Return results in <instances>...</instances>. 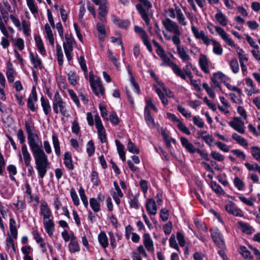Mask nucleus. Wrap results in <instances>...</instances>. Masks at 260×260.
Returning <instances> with one entry per match:
<instances>
[{
    "mask_svg": "<svg viewBox=\"0 0 260 260\" xmlns=\"http://www.w3.org/2000/svg\"><path fill=\"white\" fill-rule=\"evenodd\" d=\"M95 5H99V16H107L108 12V3L107 0H92Z\"/></svg>",
    "mask_w": 260,
    "mask_h": 260,
    "instance_id": "obj_18",
    "label": "nucleus"
},
{
    "mask_svg": "<svg viewBox=\"0 0 260 260\" xmlns=\"http://www.w3.org/2000/svg\"><path fill=\"white\" fill-rule=\"evenodd\" d=\"M162 24L168 32L173 34V36H171L164 34V37L166 40L172 41L173 43L181 40L180 36L182 32L178 23L169 18H166L162 21Z\"/></svg>",
    "mask_w": 260,
    "mask_h": 260,
    "instance_id": "obj_4",
    "label": "nucleus"
},
{
    "mask_svg": "<svg viewBox=\"0 0 260 260\" xmlns=\"http://www.w3.org/2000/svg\"><path fill=\"white\" fill-rule=\"evenodd\" d=\"M70 196L75 206H78L80 205V200L74 187L70 189Z\"/></svg>",
    "mask_w": 260,
    "mask_h": 260,
    "instance_id": "obj_49",
    "label": "nucleus"
},
{
    "mask_svg": "<svg viewBox=\"0 0 260 260\" xmlns=\"http://www.w3.org/2000/svg\"><path fill=\"white\" fill-rule=\"evenodd\" d=\"M35 41L36 46L38 51L42 56H46L47 55V52L41 37L40 36H35Z\"/></svg>",
    "mask_w": 260,
    "mask_h": 260,
    "instance_id": "obj_26",
    "label": "nucleus"
},
{
    "mask_svg": "<svg viewBox=\"0 0 260 260\" xmlns=\"http://www.w3.org/2000/svg\"><path fill=\"white\" fill-rule=\"evenodd\" d=\"M22 27L23 28V31L25 36H29L30 35V23L28 20H22Z\"/></svg>",
    "mask_w": 260,
    "mask_h": 260,
    "instance_id": "obj_45",
    "label": "nucleus"
},
{
    "mask_svg": "<svg viewBox=\"0 0 260 260\" xmlns=\"http://www.w3.org/2000/svg\"><path fill=\"white\" fill-rule=\"evenodd\" d=\"M89 81L91 89L95 95L100 96L104 94L105 88L102 83L100 78L94 77L92 72L89 73Z\"/></svg>",
    "mask_w": 260,
    "mask_h": 260,
    "instance_id": "obj_8",
    "label": "nucleus"
},
{
    "mask_svg": "<svg viewBox=\"0 0 260 260\" xmlns=\"http://www.w3.org/2000/svg\"><path fill=\"white\" fill-rule=\"evenodd\" d=\"M155 91L157 93L162 103L165 106L167 105L169 103L168 100H167V98H165V96L164 93L161 90V89H159V88H156L155 89Z\"/></svg>",
    "mask_w": 260,
    "mask_h": 260,
    "instance_id": "obj_61",
    "label": "nucleus"
},
{
    "mask_svg": "<svg viewBox=\"0 0 260 260\" xmlns=\"http://www.w3.org/2000/svg\"><path fill=\"white\" fill-rule=\"evenodd\" d=\"M240 253L245 259L253 260L254 258L250 251H249L245 246H241L240 247Z\"/></svg>",
    "mask_w": 260,
    "mask_h": 260,
    "instance_id": "obj_42",
    "label": "nucleus"
},
{
    "mask_svg": "<svg viewBox=\"0 0 260 260\" xmlns=\"http://www.w3.org/2000/svg\"><path fill=\"white\" fill-rule=\"evenodd\" d=\"M145 207L147 211L150 215H155L157 214V208L155 201L153 199H148L146 200Z\"/></svg>",
    "mask_w": 260,
    "mask_h": 260,
    "instance_id": "obj_21",
    "label": "nucleus"
},
{
    "mask_svg": "<svg viewBox=\"0 0 260 260\" xmlns=\"http://www.w3.org/2000/svg\"><path fill=\"white\" fill-rule=\"evenodd\" d=\"M169 245L171 248L176 249L177 251L180 252V248L176 240V237L174 234L171 235L169 239Z\"/></svg>",
    "mask_w": 260,
    "mask_h": 260,
    "instance_id": "obj_56",
    "label": "nucleus"
},
{
    "mask_svg": "<svg viewBox=\"0 0 260 260\" xmlns=\"http://www.w3.org/2000/svg\"><path fill=\"white\" fill-rule=\"evenodd\" d=\"M192 121L194 125L199 128H203L205 123L203 119L199 116H194L192 118Z\"/></svg>",
    "mask_w": 260,
    "mask_h": 260,
    "instance_id": "obj_62",
    "label": "nucleus"
},
{
    "mask_svg": "<svg viewBox=\"0 0 260 260\" xmlns=\"http://www.w3.org/2000/svg\"><path fill=\"white\" fill-rule=\"evenodd\" d=\"M215 29L218 35L224 41V42L229 46L235 48L236 49V52L238 57L244 54V50L239 47L237 46L234 42L229 37V35L225 31V30L221 27L215 26Z\"/></svg>",
    "mask_w": 260,
    "mask_h": 260,
    "instance_id": "obj_7",
    "label": "nucleus"
},
{
    "mask_svg": "<svg viewBox=\"0 0 260 260\" xmlns=\"http://www.w3.org/2000/svg\"><path fill=\"white\" fill-rule=\"evenodd\" d=\"M215 18L217 22L222 26H224L228 23L227 17L220 11L215 15Z\"/></svg>",
    "mask_w": 260,
    "mask_h": 260,
    "instance_id": "obj_33",
    "label": "nucleus"
},
{
    "mask_svg": "<svg viewBox=\"0 0 260 260\" xmlns=\"http://www.w3.org/2000/svg\"><path fill=\"white\" fill-rule=\"evenodd\" d=\"M52 108L54 113H60L62 116L68 117L70 115L66 107V103L63 101L59 92L56 91L52 99Z\"/></svg>",
    "mask_w": 260,
    "mask_h": 260,
    "instance_id": "obj_5",
    "label": "nucleus"
},
{
    "mask_svg": "<svg viewBox=\"0 0 260 260\" xmlns=\"http://www.w3.org/2000/svg\"><path fill=\"white\" fill-rule=\"evenodd\" d=\"M86 151L89 156H91L94 153L95 148L93 142L89 141L87 145Z\"/></svg>",
    "mask_w": 260,
    "mask_h": 260,
    "instance_id": "obj_64",
    "label": "nucleus"
},
{
    "mask_svg": "<svg viewBox=\"0 0 260 260\" xmlns=\"http://www.w3.org/2000/svg\"><path fill=\"white\" fill-rule=\"evenodd\" d=\"M191 32L194 37L197 40L202 41L203 44L206 46L210 44L213 46V52L217 55H221L223 53V49L219 42L213 38H210L205 34L204 30L199 31L198 28L194 25H192L191 27Z\"/></svg>",
    "mask_w": 260,
    "mask_h": 260,
    "instance_id": "obj_3",
    "label": "nucleus"
},
{
    "mask_svg": "<svg viewBox=\"0 0 260 260\" xmlns=\"http://www.w3.org/2000/svg\"><path fill=\"white\" fill-rule=\"evenodd\" d=\"M229 125L240 134L245 133L244 123L238 117H234L232 121L229 122Z\"/></svg>",
    "mask_w": 260,
    "mask_h": 260,
    "instance_id": "obj_15",
    "label": "nucleus"
},
{
    "mask_svg": "<svg viewBox=\"0 0 260 260\" xmlns=\"http://www.w3.org/2000/svg\"><path fill=\"white\" fill-rule=\"evenodd\" d=\"M79 196L81 198L82 202L84 206V207L87 208L88 206V202L87 198L86 197V194L85 193L84 189H83L82 186H80L79 189Z\"/></svg>",
    "mask_w": 260,
    "mask_h": 260,
    "instance_id": "obj_50",
    "label": "nucleus"
},
{
    "mask_svg": "<svg viewBox=\"0 0 260 260\" xmlns=\"http://www.w3.org/2000/svg\"><path fill=\"white\" fill-rule=\"evenodd\" d=\"M199 64L201 70L205 73L208 74L210 72L209 68L210 61L206 55L202 53L200 54L199 60Z\"/></svg>",
    "mask_w": 260,
    "mask_h": 260,
    "instance_id": "obj_19",
    "label": "nucleus"
},
{
    "mask_svg": "<svg viewBox=\"0 0 260 260\" xmlns=\"http://www.w3.org/2000/svg\"><path fill=\"white\" fill-rule=\"evenodd\" d=\"M63 164L69 170H73L74 168L72 155L70 152H66L63 155Z\"/></svg>",
    "mask_w": 260,
    "mask_h": 260,
    "instance_id": "obj_29",
    "label": "nucleus"
},
{
    "mask_svg": "<svg viewBox=\"0 0 260 260\" xmlns=\"http://www.w3.org/2000/svg\"><path fill=\"white\" fill-rule=\"evenodd\" d=\"M232 138L241 146L243 147H246L248 146V142L247 140L243 137L238 135L237 134H233Z\"/></svg>",
    "mask_w": 260,
    "mask_h": 260,
    "instance_id": "obj_41",
    "label": "nucleus"
},
{
    "mask_svg": "<svg viewBox=\"0 0 260 260\" xmlns=\"http://www.w3.org/2000/svg\"><path fill=\"white\" fill-rule=\"evenodd\" d=\"M107 56L109 59L113 62L117 69L120 67V63L119 62L117 58V55L112 52L111 50L109 49L107 51Z\"/></svg>",
    "mask_w": 260,
    "mask_h": 260,
    "instance_id": "obj_39",
    "label": "nucleus"
},
{
    "mask_svg": "<svg viewBox=\"0 0 260 260\" xmlns=\"http://www.w3.org/2000/svg\"><path fill=\"white\" fill-rule=\"evenodd\" d=\"M251 154L254 159L260 162V147L253 146L250 148Z\"/></svg>",
    "mask_w": 260,
    "mask_h": 260,
    "instance_id": "obj_44",
    "label": "nucleus"
},
{
    "mask_svg": "<svg viewBox=\"0 0 260 260\" xmlns=\"http://www.w3.org/2000/svg\"><path fill=\"white\" fill-rule=\"evenodd\" d=\"M21 151L22 155L19 153L18 154V156L19 157V160L20 161L22 160V158L24 160V162L25 166H29V164H31V156L30 155V153L29 152L27 147L26 144L22 145L21 146Z\"/></svg>",
    "mask_w": 260,
    "mask_h": 260,
    "instance_id": "obj_17",
    "label": "nucleus"
},
{
    "mask_svg": "<svg viewBox=\"0 0 260 260\" xmlns=\"http://www.w3.org/2000/svg\"><path fill=\"white\" fill-rule=\"evenodd\" d=\"M143 244L146 249L150 252L154 251L153 242L148 233H145L143 236Z\"/></svg>",
    "mask_w": 260,
    "mask_h": 260,
    "instance_id": "obj_22",
    "label": "nucleus"
},
{
    "mask_svg": "<svg viewBox=\"0 0 260 260\" xmlns=\"http://www.w3.org/2000/svg\"><path fill=\"white\" fill-rule=\"evenodd\" d=\"M229 96L230 97L231 100L235 103L238 104H241L243 103L242 100L241 99V94L236 95L234 93H229Z\"/></svg>",
    "mask_w": 260,
    "mask_h": 260,
    "instance_id": "obj_58",
    "label": "nucleus"
},
{
    "mask_svg": "<svg viewBox=\"0 0 260 260\" xmlns=\"http://www.w3.org/2000/svg\"><path fill=\"white\" fill-rule=\"evenodd\" d=\"M56 81L58 86L60 89H64L67 87V82L66 79L62 76H58L56 77Z\"/></svg>",
    "mask_w": 260,
    "mask_h": 260,
    "instance_id": "obj_57",
    "label": "nucleus"
},
{
    "mask_svg": "<svg viewBox=\"0 0 260 260\" xmlns=\"http://www.w3.org/2000/svg\"><path fill=\"white\" fill-rule=\"evenodd\" d=\"M10 231L11 236L14 238H17V230L16 228V222L13 218L10 219Z\"/></svg>",
    "mask_w": 260,
    "mask_h": 260,
    "instance_id": "obj_43",
    "label": "nucleus"
},
{
    "mask_svg": "<svg viewBox=\"0 0 260 260\" xmlns=\"http://www.w3.org/2000/svg\"><path fill=\"white\" fill-rule=\"evenodd\" d=\"M111 196L116 205H119L121 202L120 198L123 197V194L122 191L121 190L120 188L116 189L114 191H113L111 193Z\"/></svg>",
    "mask_w": 260,
    "mask_h": 260,
    "instance_id": "obj_38",
    "label": "nucleus"
},
{
    "mask_svg": "<svg viewBox=\"0 0 260 260\" xmlns=\"http://www.w3.org/2000/svg\"><path fill=\"white\" fill-rule=\"evenodd\" d=\"M89 204L91 208L95 212H98L101 210V206L99 202L95 198H91L89 200Z\"/></svg>",
    "mask_w": 260,
    "mask_h": 260,
    "instance_id": "obj_47",
    "label": "nucleus"
},
{
    "mask_svg": "<svg viewBox=\"0 0 260 260\" xmlns=\"http://www.w3.org/2000/svg\"><path fill=\"white\" fill-rule=\"evenodd\" d=\"M237 226L242 232L248 235H251L254 232V229L251 225L242 221L237 222Z\"/></svg>",
    "mask_w": 260,
    "mask_h": 260,
    "instance_id": "obj_25",
    "label": "nucleus"
},
{
    "mask_svg": "<svg viewBox=\"0 0 260 260\" xmlns=\"http://www.w3.org/2000/svg\"><path fill=\"white\" fill-rule=\"evenodd\" d=\"M25 127L27 134V141L35 161V168L39 178L43 179L50 168L48 157L42 148V142L39 136L32 132V127L25 122Z\"/></svg>",
    "mask_w": 260,
    "mask_h": 260,
    "instance_id": "obj_1",
    "label": "nucleus"
},
{
    "mask_svg": "<svg viewBox=\"0 0 260 260\" xmlns=\"http://www.w3.org/2000/svg\"><path fill=\"white\" fill-rule=\"evenodd\" d=\"M15 70L11 61H8L7 63L6 76L9 83H12L14 81Z\"/></svg>",
    "mask_w": 260,
    "mask_h": 260,
    "instance_id": "obj_28",
    "label": "nucleus"
},
{
    "mask_svg": "<svg viewBox=\"0 0 260 260\" xmlns=\"http://www.w3.org/2000/svg\"><path fill=\"white\" fill-rule=\"evenodd\" d=\"M94 120L99 139L101 143H105L107 142L106 131L98 114L94 115Z\"/></svg>",
    "mask_w": 260,
    "mask_h": 260,
    "instance_id": "obj_11",
    "label": "nucleus"
},
{
    "mask_svg": "<svg viewBox=\"0 0 260 260\" xmlns=\"http://www.w3.org/2000/svg\"><path fill=\"white\" fill-rule=\"evenodd\" d=\"M176 47V52H175L177 54L179 58L183 62H188L190 61L191 58L186 50V48L183 46H181V40L179 42H176L173 43Z\"/></svg>",
    "mask_w": 260,
    "mask_h": 260,
    "instance_id": "obj_12",
    "label": "nucleus"
},
{
    "mask_svg": "<svg viewBox=\"0 0 260 260\" xmlns=\"http://www.w3.org/2000/svg\"><path fill=\"white\" fill-rule=\"evenodd\" d=\"M115 144L119 157L122 161H124L126 159V157L123 145L118 140H115Z\"/></svg>",
    "mask_w": 260,
    "mask_h": 260,
    "instance_id": "obj_34",
    "label": "nucleus"
},
{
    "mask_svg": "<svg viewBox=\"0 0 260 260\" xmlns=\"http://www.w3.org/2000/svg\"><path fill=\"white\" fill-rule=\"evenodd\" d=\"M180 141L182 146L188 152L193 153L196 152V148L194 147L193 145L185 137H181L180 138Z\"/></svg>",
    "mask_w": 260,
    "mask_h": 260,
    "instance_id": "obj_27",
    "label": "nucleus"
},
{
    "mask_svg": "<svg viewBox=\"0 0 260 260\" xmlns=\"http://www.w3.org/2000/svg\"><path fill=\"white\" fill-rule=\"evenodd\" d=\"M74 45H68L63 44V48L64 51L65 55L68 61H70L73 58V46Z\"/></svg>",
    "mask_w": 260,
    "mask_h": 260,
    "instance_id": "obj_36",
    "label": "nucleus"
},
{
    "mask_svg": "<svg viewBox=\"0 0 260 260\" xmlns=\"http://www.w3.org/2000/svg\"><path fill=\"white\" fill-rule=\"evenodd\" d=\"M41 103L44 114L46 115H49L51 111V107L48 100L42 96L41 98Z\"/></svg>",
    "mask_w": 260,
    "mask_h": 260,
    "instance_id": "obj_31",
    "label": "nucleus"
},
{
    "mask_svg": "<svg viewBox=\"0 0 260 260\" xmlns=\"http://www.w3.org/2000/svg\"><path fill=\"white\" fill-rule=\"evenodd\" d=\"M15 209L19 211L22 212L26 208V204L25 201L20 199L19 197H17L16 203L13 204Z\"/></svg>",
    "mask_w": 260,
    "mask_h": 260,
    "instance_id": "obj_37",
    "label": "nucleus"
},
{
    "mask_svg": "<svg viewBox=\"0 0 260 260\" xmlns=\"http://www.w3.org/2000/svg\"><path fill=\"white\" fill-rule=\"evenodd\" d=\"M135 31L136 33L139 34L141 35V39L144 43V44L146 46L147 49L150 52H152V48L150 43L148 39V35L144 30L142 27H139L138 26H135L134 27Z\"/></svg>",
    "mask_w": 260,
    "mask_h": 260,
    "instance_id": "obj_14",
    "label": "nucleus"
},
{
    "mask_svg": "<svg viewBox=\"0 0 260 260\" xmlns=\"http://www.w3.org/2000/svg\"><path fill=\"white\" fill-rule=\"evenodd\" d=\"M26 2L30 11L34 16L36 18L39 13V8L37 4L35 3V0H26Z\"/></svg>",
    "mask_w": 260,
    "mask_h": 260,
    "instance_id": "obj_30",
    "label": "nucleus"
},
{
    "mask_svg": "<svg viewBox=\"0 0 260 260\" xmlns=\"http://www.w3.org/2000/svg\"><path fill=\"white\" fill-rule=\"evenodd\" d=\"M68 247L69 251L72 253L79 252L80 250L79 244L74 233H72L71 240L69 244Z\"/></svg>",
    "mask_w": 260,
    "mask_h": 260,
    "instance_id": "obj_23",
    "label": "nucleus"
},
{
    "mask_svg": "<svg viewBox=\"0 0 260 260\" xmlns=\"http://www.w3.org/2000/svg\"><path fill=\"white\" fill-rule=\"evenodd\" d=\"M40 215L42 217L43 223L46 232L50 237L52 236L55 231V224L52 211L48 203L44 200L40 202Z\"/></svg>",
    "mask_w": 260,
    "mask_h": 260,
    "instance_id": "obj_2",
    "label": "nucleus"
},
{
    "mask_svg": "<svg viewBox=\"0 0 260 260\" xmlns=\"http://www.w3.org/2000/svg\"><path fill=\"white\" fill-rule=\"evenodd\" d=\"M68 79L71 85L75 86L77 84V77L74 72L70 71L68 74Z\"/></svg>",
    "mask_w": 260,
    "mask_h": 260,
    "instance_id": "obj_60",
    "label": "nucleus"
},
{
    "mask_svg": "<svg viewBox=\"0 0 260 260\" xmlns=\"http://www.w3.org/2000/svg\"><path fill=\"white\" fill-rule=\"evenodd\" d=\"M202 85L203 87L206 90L208 95L211 98L214 99L216 95L213 87H209L207 83H203Z\"/></svg>",
    "mask_w": 260,
    "mask_h": 260,
    "instance_id": "obj_53",
    "label": "nucleus"
},
{
    "mask_svg": "<svg viewBox=\"0 0 260 260\" xmlns=\"http://www.w3.org/2000/svg\"><path fill=\"white\" fill-rule=\"evenodd\" d=\"M128 203L132 208L138 209L139 208L138 196L134 195L132 193L128 194Z\"/></svg>",
    "mask_w": 260,
    "mask_h": 260,
    "instance_id": "obj_32",
    "label": "nucleus"
},
{
    "mask_svg": "<svg viewBox=\"0 0 260 260\" xmlns=\"http://www.w3.org/2000/svg\"><path fill=\"white\" fill-rule=\"evenodd\" d=\"M136 8L137 10L140 13L142 18L144 21L146 25L148 27L149 32L151 35H152L153 33L151 30L152 27L150 24V19L148 14H147V11L142 7L141 5H136Z\"/></svg>",
    "mask_w": 260,
    "mask_h": 260,
    "instance_id": "obj_13",
    "label": "nucleus"
},
{
    "mask_svg": "<svg viewBox=\"0 0 260 260\" xmlns=\"http://www.w3.org/2000/svg\"><path fill=\"white\" fill-rule=\"evenodd\" d=\"M98 241L104 248H106L109 245L108 237L105 232H102L98 235Z\"/></svg>",
    "mask_w": 260,
    "mask_h": 260,
    "instance_id": "obj_35",
    "label": "nucleus"
},
{
    "mask_svg": "<svg viewBox=\"0 0 260 260\" xmlns=\"http://www.w3.org/2000/svg\"><path fill=\"white\" fill-rule=\"evenodd\" d=\"M96 28L98 32L100 33V40L103 41L106 36V30L104 24L101 23H98L96 24Z\"/></svg>",
    "mask_w": 260,
    "mask_h": 260,
    "instance_id": "obj_51",
    "label": "nucleus"
},
{
    "mask_svg": "<svg viewBox=\"0 0 260 260\" xmlns=\"http://www.w3.org/2000/svg\"><path fill=\"white\" fill-rule=\"evenodd\" d=\"M231 152L237 157L241 159L242 160L246 159V155L243 151L240 149H233Z\"/></svg>",
    "mask_w": 260,
    "mask_h": 260,
    "instance_id": "obj_63",
    "label": "nucleus"
},
{
    "mask_svg": "<svg viewBox=\"0 0 260 260\" xmlns=\"http://www.w3.org/2000/svg\"><path fill=\"white\" fill-rule=\"evenodd\" d=\"M233 183L235 186L238 189V190H243L244 189L245 184L244 182L238 177H236L234 178Z\"/></svg>",
    "mask_w": 260,
    "mask_h": 260,
    "instance_id": "obj_54",
    "label": "nucleus"
},
{
    "mask_svg": "<svg viewBox=\"0 0 260 260\" xmlns=\"http://www.w3.org/2000/svg\"><path fill=\"white\" fill-rule=\"evenodd\" d=\"M177 109L178 111L185 118H189L191 117V112L180 105H177Z\"/></svg>",
    "mask_w": 260,
    "mask_h": 260,
    "instance_id": "obj_55",
    "label": "nucleus"
},
{
    "mask_svg": "<svg viewBox=\"0 0 260 260\" xmlns=\"http://www.w3.org/2000/svg\"><path fill=\"white\" fill-rule=\"evenodd\" d=\"M225 209L228 213L235 216H244L243 211L240 208H238L233 202H229L226 204L225 205Z\"/></svg>",
    "mask_w": 260,
    "mask_h": 260,
    "instance_id": "obj_16",
    "label": "nucleus"
},
{
    "mask_svg": "<svg viewBox=\"0 0 260 260\" xmlns=\"http://www.w3.org/2000/svg\"><path fill=\"white\" fill-rule=\"evenodd\" d=\"M127 147L128 150L132 153L138 154L140 152L139 148L135 146L130 139L128 140Z\"/></svg>",
    "mask_w": 260,
    "mask_h": 260,
    "instance_id": "obj_59",
    "label": "nucleus"
},
{
    "mask_svg": "<svg viewBox=\"0 0 260 260\" xmlns=\"http://www.w3.org/2000/svg\"><path fill=\"white\" fill-rule=\"evenodd\" d=\"M211 238L215 244L219 248H225L226 245L223 236L219 230L216 228H213L210 230Z\"/></svg>",
    "mask_w": 260,
    "mask_h": 260,
    "instance_id": "obj_10",
    "label": "nucleus"
},
{
    "mask_svg": "<svg viewBox=\"0 0 260 260\" xmlns=\"http://www.w3.org/2000/svg\"><path fill=\"white\" fill-rule=\"evenodd\" d=\"M166 13L171 19H176L181 26H186L187 25L188 22L186 18L180 8L177 4H174V7L169 8L166 11Z\"/></svg>",
    "mask_w": 260,
    "mask_h": 260,
    "instance_id": "obj_6",
    "label": "nucleus"
},
{
    "mask_svg": "<svg viewBox=\"0 0 260 260\" xmlns=\"http://www.w3.org/2000/svg\"><path fill=\"white\" fill-rule=\"evenodd\" d=\"M52 139L55 153L57 156H59L61 152L59 141L58 137L56 135H53L52 136Z\"/></svg>",
    "mask_w": 260,
    "mask_h": 260,
    "instance_id": "obj_40",
    "label": "nucleus"
},
{
    "mask_svg": "<svg viewBox=\"0 0 260 260\" xmlns=\"http://www.w3.org/2000/svg\"><path fill=\"white\" fill-rule=\"evenodd\" d=\"M211 79L215 87H220V83L225 82L226 77L221 72H218L214 73Z\"/></svg>",
    "mask_w": 260,
    "mask_h": 260,
    "instance_id": "obj_24",
    "label": "nucleus"
},
{
    "mask_svg": "<svg viewBox=\"0 0 260 260\" xmlns=\"http://www.w3.org/2000/svg\"><path fill=\"white\" fill-rule=\"evenodd\" d=\"M245 82L246 86L249 87V89L245 87L244 91L248 96H251L253 94L257 93L258 90L255 87L253 80L250 78L245 79Z\"/></svg>",
    "mask_w": 260,
    "mask_h": 260,
    "instance_id": "obj_20",
    "label": "nucleus"
},
{
    "mask_svg": "<svg viewBox=\"0 0 260 260\" xmlns=\"http://www.w3.org/2000/svg\"><path fill=\"white\" fill-rule=\"evenodd\" d=\"M230 66L234 74H237L239 71V66L236 58H233L229 61Z\"/></svg>",
    "mask_w": 260,
    "mask_h": 260,
    "instance_id": "obj_52",
    "label": "nucleus"
},
{
    "mask_svg": "<svg viewBox=\"0 0 260 260\" xmlns=\"http://www.w3.org/2000/svg\"><path fill=\"white\" fill-rule=\"evenodd\" d=\"M30 59L31 62L33 64L34 68H37L39 67L40 68H42L43 67L42 60L38 56L35 58L32 54H30Z\"/></svg>",
    "mask_w": 260,
    "mask_h": 260,
    "instance_id": "obj_46",
    "label": "nucleus"
},
{
    "mask_svg": "<svg viewBox=\"0 0 260 260\" xmlns=\"http://www.w3.org/2000/svg\"><path fill=\"white\" fill-rule=\"evenodd\" d=\"M162 60L161 66H169L171 68L174 73L177 76L180 77L183 80H186L185 74L182 72L181 69L175 63L172 61L167 55L161 58Z\"/></svg>",
    "mask_w": 260,
    "mask_h": 260,
    "instance_id": "obj_9",
    "label": "nucleus"
},
{
    "mask_svg": "<svg viewBox=\"0 0 260 260\" xmlns=\"http://www.w3.org/2000/svg\"><path fill=\"white\" fill-rule=\"evenodd\" d=\"M211 187L214 191L217 194L221 195L224 194V191L222 187L215 181H212L210 183Z\"/></svg>",
    "mask_w": 260,
    "mask_h": 260,
    "instance_id": "obj_48",
    "label": "nucleus"
}]
</instances>
